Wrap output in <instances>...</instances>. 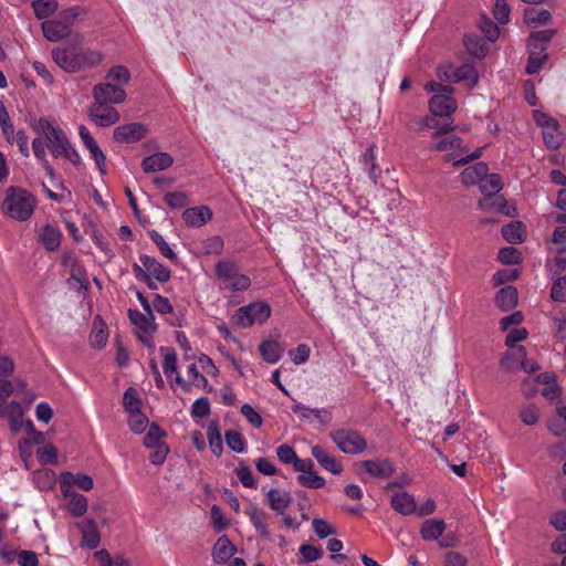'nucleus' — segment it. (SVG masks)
Returning a JSON list of instances; mask_svg holds the SVG:
<instances>
[{
  "instance_id": "nucleus-63",
  "label": "nucleus",
  "mask_w": 566,
  "mask_h": 566,
  "mask_svg": "<svg viewBox=\"0 0 566 566\" xmlns=\"http://www.w3.org/2000/svg\"><path fill=\"white\" fill-rule=\"evenodd\" d=\"M240 411L253 428H260L262 426L263 420L261 415L250 403L242 405Z\"/></svg>"
},
{
  "instance_id": "nucleus-43",
  "label": "nucleus",
  "mask_w": 566,
  "mask_h": 566,
  "mask_svg": "<svg viewBox=\"0 0 566 566\" xmlns=\"http://www.w3.org/2000/svg\"><path fill=\"white\" fill-rule=\"evenodd\" d=\"M166 436L165 431H163L160 429V427L156 423V422H153L149 428H148V431L146 433V436L144 437V446L147 448V449H155V448H158L159 446L161 444H167L163 438Z\"/></svg>"
},
{
  "instance_id": "nucleus-8",
  "label": "nucleus",
  "mask_w": 566,
  "mask_h": 566,
  "mask_svg": "<svg viewBox=\"0 0 566 566\" xmlns=\"http://www.w3.org/2000/svg\"><path fill=\"white\" fill-rule=\"evenodd\" d=\"M52 59L63 71L69 73L78 72L77 45L75 44L53 49Z\"/></svg>"
},
{
  "instance_id": "nucleus-60",
  "label": "nucleus",
  "mask_w": 566,
  "mask_h": 566,
  "mask_svg": "<svg viewBox=\"0 0 566 566\" xmlns=\"http://www.w3.org/2000/svg\"><path fill=\"white\" fill-rule=\"evenodd\" d=\"M251 286V280L248 275L238 273L233 280H231L228 284L224 285L226 289L232 292H242L249 290Z\"/></svg>"
},
{
  "instance_id": "nucleus-20",
  "label": "nucleus",
  "mask_w": 566,
  "mask_h": 566,
  "mask_svg": "<svg viewBox=\"0 0 566 566\" xmlns=\"http://www.w3.org/2000/svg\"><path fill=\"white\" fill-rule=\"evenodd\" d=\"M139 261L150 276L160 283H166L170 280L171 272L168 268L161 264L157 259L147 254H140Z\"/></svg>"
},
{
  "instance_id": "nucleus-5",
  "label": "nucleus",
  "mask_w": 566,
  "mask_h": 566,
  "mask_svg": "<svg viewBox=\"0 0 566 566\" xmlns=\"http://www.w3.org/2000/svg\"><path fill=\"white\" fill-rule=\"evenodd\" d=\"M328 436L337 448L346 454H359L367 448L366 439L353 429L334 430Z\"/></svg>"
},
{
  "instance_id": "nucleus-16",
  "label": "nucleus",
  "mask_w": 566,
  "mask_h": 566,
  "mask_svg": "<svg viewBox=\"0 0 566 566\" xmlns=\"http://www.w3.org/2000/svg\"><path fill=\"white\" fill-rule=\"evenodd\" d=\"M275 453L283 464H292L295 471H306L311 468V459H300L295 450L287 443L280 444L275 449Z\"/></svg>"
},
{
  "instance_id": "nucleus-52",
  "label": "nucleus",
  "mask_w": 566,
  "mask_h": 566,
  "mask_svg": "<svg viewBox=\"0 0 566 566\" xmlns=\"http://www.w3.org/2000/svg\"><path fill=\"white\" fill-rule=\"evenodd\" d=\"M479 27L481 32L489 41L494 42L499 39L500 29L497 24L494 23L490 18L482 15Z\"/></svg>"
},
{
  "instance_id": "nucleus-13",
  "label": "nucleus",
  "mask_w": 566,
  "mask_h": 566,
  "mask_svg": "<svg viewBox=\"0 0 566 566\" xmlns=\"http://www.w3.org/2000/svg\"><path fill=\"white\" fill-rule=\"evenodd\" d=\"M78 135L84 146L91 153V157L94 159L98 170L103 175L106 174V157L98 147L94 137L91 135L90 130L84 125H81L78 127Z\"/></svg>"
},
{
  "instance_id": "nucleus-33",
  "label": "nucleus",
  "mask_w": 566,
  "mask_h": 566,
  "mask_svg": "<svg viewBox=\"0 0 566 566\" xmlns=\"http://www.w3.org/2000/svg\"><path fill=\"white\" fill-rule=\"evenodd\" d=\"M259 352L264 361L276 364L282 357V348L276 340L266 339L259 345Z\"/></svg>"
},
{
  "instance_id": "nucleus-22",
  "label": "nucleus",
  "mask_w": 566,
  "mask_h": 566,
  "mask_svg": "<svg viewBox=\"0 0 566 566\" xmlns=\"http://www.w3.org/2000/svg\"><path fill=\"white\" fill-rule=\"evenodd\" d=\"M41 28L44 38L50 42H59L71 34V29H67L59 19L45 20Z\"/></svg>"
},
{
  "instance_id": "nucleus-55",
  "label": "nucleus",
  "mask_w": 566,
  "mask_h": 566,
  "mask_svg": "<svg viewBox=\"0 0 566 566\" xmlns=\"http://www.w3.org/2000/svg\"><path fill=\"white\" fill-rule=\"evenodd\" d=\"M149 237L165 258L169 260H175L177 258L174 250L169 247L160 233H158L156 230H153L149 232Z\"/></svg>"
},
{
  "instance_id": "nucleus-28",
  "label": "nucleus",
  "mask_w": 566,
  "mask_h": 566,
  "mask_svg": "<svg viewBox=\"0 0 566 566\" xmlns=\"http://www.w3.org/2000/svg\"><path fill=\"white\" fill-rule=\"evenodd\" d=\"M63 497L67 500L66 510L73 517H81L86 513L88 507L86 496L74 490H69V495H63Z\"/></svg>"
},
{
  "instance_id": "nucleus-36",
  "label": "nucleus",
  "mask_w": 566,
  "mask_h": 566,
  "mask_svg": "<svg viewBox=\"0 0 566 566\" xmlns=\"http://www.w3.org/2000/svg\"><path fill=\"white\" fill-rule=\"evenodd\" d=\"M360 163L363 164L364 170L368 174V177L370 178L373 184L376 185L381 174V170L376 164L374 147H368L366 149V151L361 156Z\"/></svg>"
},
{
  "instance_id": "nucleus-15",
  "label": "nucleus",
  "mask_w": 566,
  "mask_h": 566,
  "mask_svg": "<svg viewBox=\"0 0 566 566\" xmlns=\"http://www.w3.org/2000/svg\"><path fill=\"white\" fill-rule=\"evenodd\" d=\"M244 513L249 517L250 523L255 528L256 534L263 539H270L271 534L266 523L269 514L258 507L255 504H250L247 506Z\"/></svg>"
},
{
  "instance_id": "nucleus-44",
  "label": "nucleus",
  "mask_w": 566,
  "mask_h": 566,
  "mask_svg": "<svg viewBox=\"0 0 566 566\" xmlns=\"http://www.w3.org/2000/svg\"><path fill=\"white\" fill-rule=\"evenodd\" d=\"M36 19L44 20L57 10L56 0H34L31 3Z\"/></svg>"
},
{
  "instance_id": "nucleus-42",
  "label": "nucleus",
  "mask_w": 566,
  "mask_h": 566,
  "mask_svg": "<svg viewBox=\"0 0 566 566\" xmlns=\"http://www.w3.org/2000/svg\"><path fill=\"white\" fill-rule=\"evenodd\" d=\"M543 139L549 149H557L563 143V133L559 129V124L556 123L543 128Z\"/></svg>"
},
{
  "instance_id": "nucleus-27",
  "label": "nucleus",
  "mask_w": 566,
  "mask_h": 566,
  "mask_svg": "<svg viewBox=\"0 0 566 566\" xmlns=\"http://www.w3.org/2000/svg\"><path fill=\"white\" fill-rule=\"evenodd\" d=\"M555 34L556 30L554 29H546L532 32L527 39V46L530 50L543 53L548 48V44Z\"/></svg>"
},
{
  "instance_id": "nucleus-46",
  "label": "nucleus",
  "mask_w": 566,
  "mask_h": 566,
  "mask_svg": "<svg viewBox=\"0 0 566 566\" xmlns=\"http://www.w3.org/2000/svg\"><path fill=\"white\" fill-rule=\"evenodd\" d=\"M128 317L132 322V324L136 325L138 328H140L143 332H148L154 322V315L153 313H142L138 310H128Z\"/></svg>"
},
{
  "instance_id": "nucleus-2",
  "label": "nucleus",
  "mask_w": 566,
  "mask_h": 566,
  "mask_svg": "<svg viewBox=\"0 0 566 566\" xmlns=\"http://www.w3.org/2000/svg\"><path fill=\"white\" fill-rule=\"evenodd\" d=\"M429 107L431 116L419 122V129H436L434 136L450 132L452 129L450 115L457 109V102L451 93L444 92L433 95L430 98Z\"/></svg>"
},
{
  "instance_id": "nucleus-58",
  "label": "nucleus",
  "mask_w": 566,
  "mask_h": 566,
  "mask_svg": "<svg viewBox=\"0 0 566 566\" xmlns=\"http://www.w3.org/2000/svg\"><path fill=\"white\" fill-rule=\"evenodd\" d=\"M107 78L114 83H117L118 86H120L128 83L130 74L127 67L117 65L109 69L107 73Z\"/></svg>"
},
{
  "instance_id": "nucleus-37",
  "label": "nucleus",
  "mask_w": 566,
  "mask_h": 566,
  "mask_svg": "<svg viewBox=\"0 0 566 566\" xmlns=\"http://www.w3.org/2000/svg\"><path fill=\"white\" fill-rule=\"evenodd\" d=\"M497 307L509 311L517 304V290L514 286L501 289L495 296Z\"/></svg>"
},
{
  "instance_id": "nucleus-35",
  "label": "nucleus",
  "mask_w": 566,
  "mask_h": 566,
  "mask_svg": "<svg viewBox=\"0 0 566 566\" xmlns=\"http://www.w3.org/2000/svg\"><path fill=\"white\" fill-rule=\"evenodd\" d=\"M524 21L528 27L538 28L548 24L552 21V14L546 9L528 8L524 11Z\"/></svg>"
},
{
  "instance_id": "nucleus-14",
  "label": "nucleus",
  "mask_w": 566,
  "mask_h": 566,
  "mask_svg": "<svg viewBox=\"0 0 566 566\" xmlns=\"http://www.w3.org/2000/svg\"><path fill=\"white\" fill-rule=\"evenodd\" d=\"M373 478L389 479L395 473V467L390 459L364 460L359 463Z\"/></svg>"
},
{
  "instance_id": "nucleus-26",
  "label": "nucleus",
  "mask_w": 566,
  "mask_h": 566,
  "mask_svg": "<svg viewBox=\"0 0 566 566\" xmlns=\"http://www.w3.org/2000/svg\"><path fill=\"white\" fill-rule=\"evenodd\" d=\"M45 148H48V142L44 138L36 137L32 140V150L34 157L42 165L45 174L50 179H54L56 177L55 170L52 165L48 160Z\"/></svg>"
},
{
  "instance_id": "nucleus-30",
  "label": "nucleus",
  "mask_w": 566,
  "mask_h": 566,
  "mask_svg": "<svg viewBox=\"0 0 566 566\" xmlns=\"http://www.w3.org/2000/svg\"><path fill=\"white\" fill-rule=\"evenodd\" d=\"M489 172V167L484 163H476L473 166L467 167L460 175L461 180L467 186L475 184L481 185L482 179Z\"/></svg>"
},
{
  "instance_id": "nucleus-3",
  "label": "nucleus",
  "mask_w": 566,
  "mask_h": 566,
  "mask_svg": "<svg viewBox=\"0 0 566 566\" xmlns=\"http://www.w3.org/2000/svg\"><path fill=\"white\" fill-rule=\"evenodd\" d=\"M35 207L36 199L32 193L20 187L11 186L6 190L1 210L17 221H27L32 217Z\"/></svg>"
},
{
  "instance_id": "nucleus-32",
  "label": "nucleus",
  "mask_w": 566,
  "mask_h": 566,
  "mask_svg": "<svg viewBox=\"0 0 566 566\" xmlns=\"http://www.w3.org/2000/svg\"><path fill=\"white\" fill-rule=\"evenodd\" d=\"M446 528L447 524L443 520H426L420 528V535L424 541H437Z\"/></svg>"
},
{
  "instance_id": "nucleus-9",
  "label": "nucleus",
  "mask_w": 566,
  "mask_h": 566,
  "mask_svg": "<svg viewBox=\"0 0 566 566\" xmlns=\"http://www.w3.org/2000/svg\"><path fill=\"white\" fill-rule=\"evenodd\" d=\"M291 410L297 415L301 420L313 422L316 421L321 426H328L333 419L332 412L326 408H310L301 402L292 405Z\"/></svg>"
},
{
  "instance_id": "nucleus-6",
  "label": "nucleus",
  "mask_w": 566,
  "mask_h": 566,
  "mask_svg": "<svg viewBox=\"0 0 566 566\" xmlns=\"http://www.w3.org/2000/svg\"><path fill=\"white\" fill-rule=\"evenodd\" d=\"M502 189V180L500 175L497 174H486L482 179L480 185V190L485 198L480 201L481 208L485 207H496L499 210H502L504 207L503 199L501 197H496L495 195L500 192Z\"/></svg>"
},
{
  "instance_id": "nucleus-50",
  "label": "nucleus",
  "mask_w": 566,
  "mask_h": 566,
  "mask_svg": "<svg viewBox=\"0 0 566 566\" xmlns=\"http://www.w3.org/2000/svg\"><path fill=\"white\" fill-rule=\"evenodd\" d=\"M160 350L164 353V373L167 377H171L172 374H177V355L175 350L169 347H161Z\"/></svg>"
},
{
  "instance_id": "nucleus-19",
  "label": "nucleus",
  "mask_w": 566,
  "mask_h": 566,
  "mask_svg": "<svg viewBox=\"0 0 566 566\" xmlns=\"http://www.w3.org/2000/svg\"><path fill=\"white\" fill-rule=\"evenodd\" d=\"M311 454L326 471L335 475L342 473V464L337 461L335 457L331 455L324 447L319 444L312 447Z\"/></svg>"
},
{
  "instance_id": "nucleus-1",
  "label": "nucleus",
  "mask_w": 566,
  "mask_h": 566,
  "mask_svg": "<svg viewBox=\"0 0 566 566\" xmlns=\"http://www.w3.org/2000/svg\"><path fill=\"white\" fill-rule=\"evenodd\" d=\"M35 132H41L46 142L48 149L54 158L67 159L74 166L81 164V156L72 146L65 132L57 125H54L49 118L41 117L36 126H32Z\"/></svg>"
},
{
  "instance_id": "nucleus-18",
  "label": "nucleus",
  "mask_w": 566,
  "mask_h": 566,
  "mask_svg": "<svg viewBox=\"0 0 566 566\" xmlns=\"http://www.w3.org/2000/svg\"><path fill=\"white\" fill-rule=\"evenodd\" d=\"M182 219L188 227L200 228L212 219V211L207 206L188 208L182 212Z\"/></svg>"
},
{
  "instance_id": "nucleus-40",
  "label": "nucleus",
  "mask_w": 566,
  "mask_h": 566,
  "mask_svg": "<svg viewBox=\"0 0 566 566\" xmlns=\"http://www.w3.org/2000/svg\"><path fill=\"white\" fill-rule=\"evenodd\" d=\"M296 480L300 485L311 489H321L325 485V479L314 472V462L311 460V468L306 471H300Z\"/></svg>"
},
{
  "instance_id": "nucleus-39",
  "label": "nucleus",
  "mask_w": 566,
  "mask_h": 566,
  "mask_svg": "<svg viewBox=\"0 0 566 566\" xmlns=\"http://www.w3.org/2000/svg\"><path fill=\"white\" fill-rule=\"evenodd\" d=\"M548 430L556 437L566 436V406H558L556 413L548 421Z\"/></svg>"
},
{
  "instance_id": "nucleus-10",
  "label": "nucleus",
  "mask_w": 566,
  "mask_h": 566,
  "mask_svg": "<svg viewBox=\"0 0 566 566\" xmlns=\"http://www.w3.org/2000/svg\"><path fill=\"white\" fill-rule=\"evenodd\" d=\"M93 97L96 102L108 105L123 103L126 98V92L123 87L113 83H99L93 88Z\"/></svg>"
},
{
  "instance_id": "nucleus-21",
  "label": "nucleus",
  "mask_w": 566,
  "mask_h": 566,
  "mask_svg": "<svg viewBox=\"0 0 566 566\" xmlns=\"http://www.w3.org/2000/svg\"><path fill=\"white\" fill-rule=\"evenodd\" d=\"M63 233L59 227L46 223L39 235V242L46 251L54 252L60 248Z\"/></svg>"
},
{
  "instance_id": "nucleus-47",
  "label": "nucleus",
  "mask_w": 566,
  "mask_h": 566,
  "mask_svg": "<svg viewBox=\"0 0 566 566\" xmlns=\"http://www.w3.org/2000/svg\"><path fill=\"white\" fill-rule=\"evenodd\" d=\"M226 442L229 449L235 453H243L247 450V442L243 438V436L233 430H228L226 432Z\"/></svg>"
},
{
  "instance_id": "nucleus-24",
  "label": "nucleus",
  "mask_w": 566,
  "mask_h": 566,
  "mask_svg": "<svg viewBox=\"0 0 566 566\" xmlns=\"http://www.w3.org/2000/svg\"><path fill=\"white\" fill-rule=\"evenodd\" d=\"M172 157L167 153H156L143 159L142 168L145 172H156L170 167Z\"/></svg>"
},
{
  "instance_id": "nucleus-62",
  "label": "nucleus",
  "mask_w": 566,
  "mask_h": 566,
  "mask_svg": "<svg viewBox=\"0 0 566 566\" xmlns=\"http://www.w3.org/2000/svg\"><path fill=\"white\" fill-rule=\"evenodd\" d=\"M461 143L462 140L460 137L455 135H447L436 143L433 148L438 151L453 150L459 148Z\"/></svg>"
},
{
  "instance_id": "nucleus-17",
  "label": "nucleus",
  "mask_w": 566,
  "mask_h": 566,
  "mask_svg": "<svg viewBox=\"0 0 566 566\" xmlns=\"http://www.w3.org/2000/svg\"><path fill=\"white\" fill-rule=\"evenodd\" d=\"M0 417L7 418L12 431L18 432L22 427L23 409L20 402L12 400L0 401Z\"/></svg>"
},
{
  "instance_id": "nucleus-4",
  "label": "nucleus",
  "mask_w": 566,
  "mask_h": 566,
  "mask_svg": "<svg viewBox=\"0 0 566 566\" xmlns=\"http://www.w3.org/2000/svg\"><path fill=\"white\" fill-rule=\"evenodd\" d=\"M271 306L265 302H253L245 306L239 307L232 322L241 328H249L254 324H263L271 316Z\"/></svg>"
},
{
  "instance_id": "nucleus-34",
  "label": "nucleus",
  "mask_w": 566,
  "mask_h": 566,
  "mask_svg": "<svg viewBox=\"0 0 566 566\" xmlns=\"http://www.w3.org/2000/svg\"><path fill=\"white\" fill-rule=\"evenodd\" d=\"M207 438H208V442H209L211 452L216 457H220L223 451V444H222L220 426H219L218 421L212 420L209 422V424L207 427Z\"/></svg>"
},
{
  "instance_id": "nucleus-11",
  "label": "nucleus",
  "mask_w": 566,
  "mask_h": 566,
  "mask_svg": "<svg viewBox=\"0 0 566 566\" xmlns=\"http://www.w3.org/2000/svg\"><path fill=\"white\" fill-rule=\"evenodd\" d=\"M59 484L62 495H69V490H73V486H77L83 491H91L94 486L93 478L84 474L64 471L59 476Z\"/></svg>"
},
{
  "instance_id": "nucleus-41",
  "label": "nucleus",
  "mask_w": 566,
  "mask_h": 566,
  "mask_svg": "<svg viewBox=\"0 0 566 566\" xmlns=\"http://www.w3.org/2000/svg\"><path fill=\"white\" fill-rule=\"evenodd\" d=\"M503 238L512 244L521 243L524 237V230L522 222L512 221L502 227Z\"/></svg>"
},
{
  "instance_id": "nucleus-57",
  "label": "nucleus",
  "mask_w": 566,
  "mask_h": 566,
  "mask_svg": "<svg viewBox=\"0 0 566 566\" xmlns=\"http://www.w3.org/2000/svg\"><path fill=\"white\" fill-rule=\"evenodd\" d=\"M497 258L503 264L514 265L521 262V252L516 248L506 247L499 251Z\"/></svg>"
},
{
  "instance_id": "nucleus-54",
  "label": "nucleus",
  "mask_w": 566,
  "mask_h": 566,
  "mask_svg": "<svg viewBox=\"0 0 566 566\" xmlns=\"http://www.w3.org/2000/svg\"><path fill=\"white\" fill-rule=\"evenodd\" d=\"M547 59V54L541 55V53H538L537 51L531 50V54L528 56L525 69L526 73L530 75L537 74Z\"/></svg>"
},
{
  "instance_id": "nucleus-64",
  "label": "nucleus",
  "mask_w": 566,
  "mask_h": 566,
  "mask_svg": "<svg viewBox=\"0 0 566 566\" xmlns=\"http://www.w3.org/2000/svg\"><path fill=\"white\" fill-rule=\"evenodd\" d=\"M551 296L556 302H566V275L554 281Z\"/></svg>"
},
{
  "instance_id": "nucleus-53",
  "label": "nucleus",
  "mask_w": 566,
  "mask_h": 566,
  "mask_svg": "<svg viewBox=\"0 0 566 566\" xmlns=\"http://www.w3.org/2000/svg\"><path fill=\"white\" fill-rule=\"evenodd\" d=\"M128 427L134 433H142L145 431L148 424L147 417L142 410L129 412Z\"/></svg>"
},
{
  "instance_id": "nucleus-56",
  "label": "nucleus",
  "mask_w": 566,
  "mask_h": 566,
  "mask_svg": "<svg viewBox=\"0 0 566 566\" xmlns=\"http://www.w3.org/2000/svg\"><path fill=\"white\" fill-rule=\"evenodd\" d=\"M165 202L171 209H181L188 205V197L182 191H170L167 192L164 197Z\"/></svg>"
},
{
  "instance_id": "nucleus-61",
  "label": "nucleus",
  "mask_w": 566,
  "mask_h": 566,
  "mask_svg": "<svg viewBox=\"0 0 566 566\" xmlns=\"http://www.w3.org/2000/svg\"><path fill=\"white\" fill-rule=\"evenodd\" d=\"M235 474L243 486L255 488V480L253 473L251 469L243 462H241L239 467L235 469Z\"/></svg>"
},
{
  "instance_id": "nucleus-59",
  "label": "nucleus",
  "mask_w": 566,
  "mask_h": 566,
  "mask_svg": "<svg viewBox=\"0 0 566 566\" xmlns=\"http://www.w3.org/2000/svg\"><path fill=\"white\" fill-rule=\"evenodd\" d=\"M211 406L207 397H200L193 401L191 416L193 418H206L210 415Z\"/></svg>"
},
{
  "instance_id": "nucleus-45",
  "label": "nucleus",
  "mask_w": 566,
  "mask_h": 566,
  "mask_svg": "<svg viewBox=\"0 0 566 566\" xmlns=\"http://www.w3.org/2000/svg\"><path fill=\"white\" fill-rule=\"evenodd\" d=\"M454 81L474 86L479 81L478 71L472 64H463L454 71Z\"/></svg>"
},
{
  "instance_id": "nucleus-49",
  "label": "nucleus",
  "mask_w": 566,
  "mask_h": 566,
  "mask_svg": "<svg viewBox=\"0 0 566 566\" xmlns=\"http://www.w3.org/2000/svg\"><path fill=\"white\" fill-rule=\"evenodd\" d=\"M82 535H83V541L85 542V544L88 548L94 549L98 546L99 535L96 530L95 523L92 520L87 521L84 524V526L82 528Z\"/></svg>"
},
{
  "instance_id": "nucleus-31",
  "label": "nucleus",
  "mask_w": 566,
  "mask_h": 566,
  "mask_svg": "<svg viewBox=\"0 0 566 566\" xmlns=\"http://www.w3.org/2000/svg\"><path fill=\"white\" fill-rule=\"evenodd\" d=\"M239 273V265L230 259H222L216 263L214 274L219 281L228 284Z\"/></svg>"
},
{
  "instance_id": "nucleus-38",
  "label": "nucleus",
  "mask_w": 566,
  "mask_h": 566,
  "mask_svg": "<svg viewBox=\"0 0 566 566\" xmlns=\"http://www.w3.org/2000/svg\"><path fill=\"white\" fill-rule=\"evenodd\" d=\"M103 60V55L101 52L95 50L84 51L80 46H77V62H78V72L85 69H93L101 64Z\"/></svg>"
},
{
  "instance_id": "nucleus-29",
  "label": "nucleus",
  "mask_w": 566,
  "mask_h": 566,
  "mask_svg": "<svg viewBox=\"0 0 566 566\" xmlns=\"http://www.w3.org/2000/svg\"><path fill=\"white\" fill-rule=\"evenodd\" d=\"M235 552V547L227 535L220 536L212 549V557L216 563L228 562Z\"/></svg>"
},
{
  "instance_id": "nucleus-48",
  "label": "nucleus",
  "mask_w": 566,
  "mask_h": 566,
  "mask_svg": "<svg viewBox=\"0 0 566 566\" xmlns=\"http://www.w3.org/2000/svg\"><path fill=\"white\" fill-rule=\"evenodd\" d=\"M123 407L127 413L140 410L142 400L135 388L128 387L123 396Z\"/></svg>"
},
{
  "instance_id": "nucleus-12",
  "label": "nucleus",
  "mask_w": 566,
  "mask_h": 566,
  "mask_svg": "<svg viewBox=\"0 0 566 566\" xmlns=\"http://www.w3.org/2000/svg\"><path fill=\"white\" fill-rule=\"evenodd\" d=\"M147 134V128L140 123H129L117 126L114 129V139L118 143L133 144L142 140Z\"/></svg>"
},
{
  "instance_id": "nucleus-7",
  "label": "nucleus",
  "mask_w": 566,
  "mask_h": 566,
  "mask_svg": "<svg viewBox=\"0 0 566 566\" xmlns=\"http://www.w3.org/2000/svg\"><path fill=\"white\" fill-rule=\"evenodd\" d=\"M88 115L99 127L111 126L119 120V113L112 105L96 102L90 106Z\"/></svg>"
},
{
  "instance_id": "nucleus-51",
  "label": "nucleus",
  "mask_w": 566,
  "mask_h": 566,
  "mask_svg": "<svg viewBox=\"0 0 566 566\" xmlns=\"http://www.w3.org/2000/svg\"><path fill=\"white\" fill-rule=\"evenodd\" d=\"M36 459L42 465L56 464L57 451L53 444H46L36 450Z\"/></svg>"
},
{
  "instance_id": "nucleus-25",
  "label": "nucleus",
  "mask_w": 566,
  "mask_h": 566,
  "mask_svg": "<svg viewBox=\"0 0 566 566\" xmlns=\"http://www.w3.org/2000/svg\"><path fill=\"white\" fill-rule=\"evenodd\" d=\"M390 505L402 515H411L417 509L413 495L406 491L395 493L391 496Z\"/></svg>"
},
{
  "instance_id": "nucleus-23",
  "label": "nucleus",
  "mask_w": 566,
  "mask_h": 566,
  "mask_svg": "<svg viewBox=\"0 0 566 566\" xmlns=\"http://www.w3.org/2000/svg\"><path fill=\"white\" fill-rule=\"evenodd\" d=\"M291 502V494L284 490L271 489L265 494V503L277 514H283Z\"/></svg>"
}]
</instances>
